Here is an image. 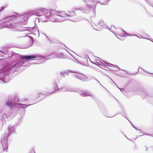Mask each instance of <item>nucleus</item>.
<instances>
[{"label":"nucleus","instance_id":"f257e3e1","mask_svg":"<svg viewBox=\"0 0 153 153\" xmlns=\"http://www.w3.org/2000/svg\"><path fill=\"white\" fill-rule=\"evenodd\" d=\"M49 19L51 21H54L55 20L54 19H53L52 18V17L54 16H57V15L55 13V12L53 11H51L49 12Z\"/></svg>","mask_w":153,"mask_h":153},{"label":"nucleus","instance_id":"f03ea898","mask_svg":"<svg viewBox=\"0 0 153 153\" xmlns=\"http://www.w3.org/2000/svg\"><path fill=\"white\" fill-rule=\"evenodd\" d=\"M36 56L34 55L32 56H22L21 57V58L22 59H25L26 60H28L33 59H35Z\"/></svg>","mask_w":153,"mask_h":153},{"label":"nucleus","instance_id":"7ed1b4c3","mask_svg":"<svg viewBox=\"0 0 153 153\" xmlns=\"http://www.w3.org/2000/svg\"><path fill=\"white\" fill-rule=\"evenodd\" d=\"M59 15H57V16H54L52 17V18L53 19H54L55 20L52 21L53 22H59L60 21L59 19Z\"/></svg>","mask_w":153,"mask_h":153},{"label":"nucleus","instance_id":"20e7f679","mask_svg":"<svg viewBox=\"0 0 153 153\" xmlns=\"http://www.w3.org/2000/svg\"><path fill=\"white\" fill-rule=\"evenodd\" d=\"M59 17H66L67 16H68V15L66 14L65 12H63L61 13V14L60 15H59Z\"/></svg>","mask_w":153,"mask_h":153},{"label":"nucleus","instance_id":"39448f33","mask_svg":"<svg viewBox=\"0 0 153 153\" xmlns=\"http://www.w3.org/2000/svg\"><path fill=\"white\" fill-rule=\"evenodd\" d=\"M3 147L4 151H7V149H8L7 144V143H5L3 145Z\"/></svg>","mask_w":153,"mask_h":153},{"label":"nucleus","instance_id":"423d86ee","mask_svg":"<svg viewBox=\"0 0 153 153\" xmlns=\"http://www.w3.org/2000/svg\"><path fill=\"white\" fill-rule=\"evenodd\" d=\"M7 105L8 106H11L12 105V103L10 102H8L7 103Z\"/></svg>","mask_w":153,"mask_h":153},{"label":"nucleus","instance_id":"0eeeda50","mask_svg":"<svg viewBox=\"0 0 153 153\" xmlns=\"http://www.w3.org/2000/svg\"><path fill=\"white\" fill-rule=\"evenodd\" d=\"M29 153H35L34 151H32L31 152H30Z\"/></svg>","mask_w":153,"mask_h":153},{"label":"nucleus","instance_id":"6e6552de","mask_svg":"<svg viewBox=\"0 0 153 153\" xmlns=\"http://www.w3.org/2000/svg\"><path fill=\"white\" fill-rule=\"evenodd\" d=\"M44 10H45L44 9H42L41 10V11H44Z\"/></svg>","mask_w":153,"mask_h":153},{"label":"nucleus","instance_id":"1a4fd4ad","mask_svg":"<svg viewBox=\"0 0 153 153\" xmlns=\"http://www.w3.org/2000/svg\"><path fill=\"white\" fill-rule=\"evenodd\" d=\"M15 66H16V65H15L14 66H12V67H10V68L11 69L12 68H13Z\"/></svg>","mask_w":153,"mask_h":153},{"label":"nucleus","instance_id":"9d476101","mask_svg":"<svg viewBox=\"0 0 153 153\" xmlns=\"http://www.w3.org/2000/svg\"><path fill=\"white\" fill-rule=\"evenodd\" d=\"M62 12H61V11H59V12H58V13H60L61 14V13H62Z\"/></svg>","mask_w":153,"mask_h":153},{"label":"nucleus","instance_id":"9b49d317","mask_svg":"<svg viewBox=\"0 0 153 153\" xmlns=\"http://www.w3.org/2000/svg\"><path fill=\"white\" fill-rule=\"evenodd\" d=\"M88 94L87 95H88V96H90V94H89L88 93Z\"/></svg>","mask_w":153,"mask_h":153},{"label":"nucleus","instance_id":"f8f14e48","mask_svg":"<svg viewBox=\"0 0 153 153\" xmlns=\"http://www.w3.org/2000/svg\"><path fill=\"white\" fill-rule=\"evenodd\" d=\"M128 36H132V35H131L129 34H128Z\"/></svg>","mask_w":153,"mask_h":153},{"label":"nucleus","instance_id":"ddd939ff","mask_svg":"<svg viewBox=\"0 0 153 153\" xmlns=\"http://www.w3.org/2000/svg\"><path fill=\"white\" fill-rule=\"evenodd\" d=\"M83 76V77H85V78H86V76Z\"/></svg>","mask_w":153,"mask_h":153}]
</instances>
